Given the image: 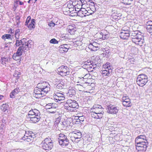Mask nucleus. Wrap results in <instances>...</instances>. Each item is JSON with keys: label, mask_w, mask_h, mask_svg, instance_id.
<instances>
[{"label": "nucleus", "mask_w": 152, "mask_h": 152, "mask_svg": "<svg viewBox=\"0 0 152 152\" xmlns=\"http://www.w3.org/2000/svg\"><path fill=\"white\" fill-rule=\"evenodd\" d=\"M50 86L48 82L44 81L39 83L33 93L34 96L37 98H39L45 96L50 90Z\"/></svg>", "instance_id": "obj_1"}, {"label": "nucleus", "mask_w": 152, "mask_h": 152, "mask_svg": "<svg viewBox=\"0 0 152 152\" xmlns=\"http://www.w3.org/2000/svg\"><path fill=\"white\" fill-rule=\"evenodd\" d=\"M148 144L146 137L144 135H140L135 139L136 148L138 152H145Z\"/></svg>", "instance_id": "obj_2"}, {"label": "nucleus", "mask_w": 152, "mask_h": 152, "mask_svg": "<svg viewBox=\"0 0 152 152\" xmlns=\"http://www.w3.org/2000/svg\"><path fill=\"white\" fill-rule=\"evenodd\" d=\"M28 118L30 119L31 123H35L38 122L41 118L40 113L39 111L36 109H31L28 113Z\"/></svg>", "instance_id": "obj_3"}, {"label": "nucleus", "mask_w": 152, "mask_h": 152, "mask_svg": "<svg viewBox=\"0 0 152 152\" xmlns=\"http://www.w3.org/2000/svg\"><path fill=\"white\" fill-rule=\"evenodd\" d=\"M81 135V133L79 130H76L69 133V136L72 142L77 143L80 140Z\"/></svg>", "instance_id": "obj_4"}, {"label": "nucleus", "mask_w": 152, "mask_h": 152, "mask_svg": "<svg viewBox=\"0 0 152 152\" xmlns=\"http://www.w3.org/2000/svg\"><path fill=\"white\" fill-rule=\"evenodd\" d=\"M33 42L32 40H27L25 38H23L20 40L16 39V43L15 45L16 47H22L23 46V48H25L28 45H30V48H31V46L33 45Z\"/></svg>", "instance_id": "obj_5"}, {"label": "nucleus", "mask_w": 152, "mask_h": 152, "mask_svg": "<svg viewBox=\"0 0 152 152\" xmlns=\"http://www.w3.org/2000/svg\"><path fill=\"white\" fill-rule=\"evenodd\" d=\"M53 142L50 138L45 139L41 143L42 148L45 150H51L53 147Z\"/></svg>", "instance_id": "obj_6"}, {"label": "nucleus", "mask_w": 152, "mask_h": 152, "mask_svg": "<svg viewBox=\"0 0 152 152\" xmlns=\"http://www.w3.org/2000/svg\"><path fill=\"white\" fill-rule=\"evenodd\" d=\"M58 139L59 144L62 146H67L69 143L66 135L60 133L58 135Z\"/></svg>", "instance_id": "obj_7"}, {"label": "nucleus", "mask_w": 152, "mask_h": 152, "mask_svg": "<svg viewBox=\"0 0 152 152\" xmlns=\"http://www.w3.org/2000/svg\"><path fill=\"white\" fill-rule=\"evenodd\" d=\"M148 77L144 74H141L137 76L136 82L137 84L139 86L142 87L145 85L148 82Z\"/></svg>", "instance_id": "obj_8"}, {"label": "nucleus", "mask_w": 152, "mask_h": 152, "mask_svg": "<svg viewBox=\"0 0 152 152\" xmlns=\"http://www.w3.org/2000/svg\"><path fill=\"white\" fill-rule=\"evenodd\" d=\"M57 72L62 76H66L70 74L69 69L66 66L62 65L57 69Z\"/></svg>", "instance_id": "obj_9"}, {"label": "nucleus", "mask_w": 152, "mask_h": 152, "mask_svg": "<svg viewBox=\"0 0 152 152\" xmlns=\"http://www.w3.org/2000/svg\"><path fill=\"white\" fill-rule=\"evenodd\" d=\"M24 136L22 137L24 141L28 142H31L36 137V134L31 131H25Z\"/></svg>", "instance_id": "obj_10"}, {"label": "nucleus", "mask_w": 152, "mask_h": 152, "mask_svg": "<svg viewBox=\"0 0 152 152\" xmlns=\"http://www.w3.org/2000/svg\"><path fill=\"white\" fill-rule=\"evenodd\" d=\"M53 97L56 102L62 101L65 99V95L64 93L60 91H55Z\"/></svg>", "instance_id": "obj_11"}, {"label": "nucleus", "mask_w": 152, "mask_h": 152, "mask_svg": "<svg viewBox=\"0 0 152 152\" xmlns=\"http://www.w3.org/2000/svg\"><path fill=\"white\" fill-rule=\"evenodd\" d=\"M107 112L109 114H117L119 110V107L115 105L110 104L107 106Z\"/></svg>", "instance_id": "obj_12"}, {"label": "nucleus", "mask_w": 152, "mask_h": 152, "mask_svg": "<svg viewBox=\"0 0 152 152\" xmlns=\"http://www.w3.org/2000/svg\"><path fill=\"white\" fill-rule=\"evenodd\" d=\"M69 106V107L73 108H78L79 106L77 103L76 101L74 100L68 99L67 100L66 103L64 105V107H67Z\"/></svg>", "instance_id": "obj_13"}, {"label": "nucleus", "mask_w": 152, "mask_h": 152, "mask_svg": "<svg viewBox=\"0 0 152 152\" xmlns=\"http://www.w3.org/2000/svg\"><path fill=\"white\" fill-rule=\"evenodd\" d=\"M30 45H28L25 48H23V46H22V47H19L17 51L13 55L21 56L22 54V52H26L29 50Z\"/></svg>", "instance_id": "obj_14"}, {"label": "nucleus", "mask_w": 152, "mask_h": 152, "mask_svg": "<svg viewBox=\"0 0 152 152\" xmlns=\"http://www.w3.org/2000/svg\"><path fill=\"white\" fill-rule=\"evenodd\" d=\"M121 101L123 106L126 107H130L132 106V103L130 100L127 96H123L122 99Z\"/></svg>", "instance_id": "obj_15"}, {"label": "nucleus", "mask_w": 152, "mask_h": 152, "mask_svg": "<svg viewBox=\"0 0 152 152\" xmlns=\"http://www.w3.org/2000/svg\"><path fill=\"white\" fill-rule=\"evenodd\" d=\"M92 13L90 12L87 11V10L85 9L81 8L80 10L78 11L77 15L81 17H85L86 15H88L90 14H92Z\"/></svg>", "instance_id": "obj_16"}, {"label": "nucleus", "mask_w": 152, "mask_h": 152, "mask_svg": "<svg viewBox=\"0 0 152 152\" xmlns=\"http://www.w3.org/2000/svg\"><path fill=\"white\" fill-rule=\"evenodd\" d=\"M143 37H144L141 34V37L140 38H133V39L132 40V41L137 45H138L140 46H142L144 42Z\"/></svg>", "instance_id": "obj_17"}, {"label": "nucleus", "mask_w": 152, "mask_h": 152, "mask_svg": "<svg viewBox=\"0 0 152 152\" xmlns=\"http://www.w3.org/2000/svg\"><path fill=\"white\" fill-rule=\"evenodd\" d=\"M131 34L130 36L131 38L133 39V38H139L141 37V33L140 32H138L137 31H132L130 33Z\"/></svg>", "instance_id": "obj_18"}, {"label": "nucleus", "mask_w": 152, "mask_h": 152, "mask_svg": "<svg viewBox=\"0 0 152 152\" xmlns=\"http://www.w3.org/2000/svg\"><path fill=\"white\" fill-rule=\"evenodd\" d=\"M131 34L130 32H121L120 34V37L121 38L124 39H127L130 36Z\"/></svg>", "instance_id": "obj_19"}, {"label": "nucleus", "mask_w": 152, "mask_h": 152, "mask_svg": "<svg viewBox=\"0 0 152 152\" xmlns=\"http://www.w3.org/2000/svg\"><path fill=\"white\" fill-rule=\"evenodd\" d=\"M59 50L61 53L66 52L68 50V47L67 45H63L59 47Z\"/></svg>", "instance_id": "obj_20"}, {"label": "nucleus", "mask_w": 152, "mask_h": 152, "mask_svg": "<svg viewBox=\"0 0 152 152\" xmlns=\"http://www.w3.org/2000/svg\"><path fill=\"white\" fill-rule=\"evenodd\" d=\"M20 91V89L19 88L17 87L12 91L10 94V97L11 98H14L15 96Z\"/></svg>", "instance_id": "obj_21"}, {"label": "nucleus", "mask_w": 152, "mask_h": 152, "mask_svg": "<svg viewBox=\"0 0 152 152\" xmlns=\"http://www.w3.org/2000/svg\"><path fill=\"white\" fill-rule=\"evenodd\" d=\"M74 5H75V8L77 9H81L82 6L83 5L82 3L80 1L77 0H75L73 3Z\"/></svg>", "instance_id": "obj_22"}, {"label": "nucleus", "mask_w": 152, "mask_h": 152, "mask_svg": "<svg viewBox=\"0 0 152 152\" xmlns=\"http://www.w3.org/2000/svg\"><path fill=\"white\" fill-rule=\"evenodd\" d=\"M91 111V115L92 118L96 119H100L102 118L101 115H99L98 114L94 111V110Z\"/></svg>", "instance_id": "obj_23"}, {"label": "nucleus", "mask_w": 152, "mask_h": 152, "mask_svg": "<svg viewBox=\"0 0 152 152\" xmlns=\"http://www.w3.org/2000/svg\"><path fill=\"white\" fill-rule=\"evenodd\" d=\"M35 23V20L34 19H32L30 23L28 24V28L30 30L32 28L35 27L34 24Z\"/></svg>", "instance_id": "obj_24"}, {"label": "nucleus", "mask_w": 152, "mask_h": 152, "mask_svg": "<svg viewBox=\"0 0 152 152\" xmlns=\"http://www.w3.org/2000/svg\"><path fill=\"white\" fill-rule=\"evenodd\" d=\"M102 73L103 76H109L111 74L112 72V70H110V71H107L105 69L103 70L102 69Z\"/></svg>", "instance_id": "obj_25"}, {"label": "nucleus", "mask_w": 152, "mask_h": 152, "mask_svg": "<svg viewBox=\"0 0 152 152\" xmlns=\"http://www.w3.org/2000/svg\"><path fill=\"white\" fill-rule=\"evenodd\" d=\"M66 80L65 79H56L55 80V83H59L60 85H61L62 86H64Z\"/></svg>", "instance_id": "obj_26"}, {"label": "nucleus", "mask_w": 152, "mask_h": 152, "mask_svg": "<svg viewBox=\"0 0 152 152\" xmlns=\"http://www.w3.org/2000/svg\"><path fill=\"white\" fill-rule=\"evenodd\" d=\"M103 109H95L94 111L98 114L99 115H101L102 117H103V115L104 114V112L103 111Z\"/></svg>", "instance_id": "obj_27"}, {"label": "nucleus", "mask_w": 152, "mask_h": 152, "mask_svg": "<svg viewBox=\"0 0 152 152\" xmlns=\"http://www.w3.org/2000/svg\"><path fill=\"white\" fill-rule=\"evenodd\" d=\"M10 60L8 58H5L3 57L1 58V64L4 65L8 61H10Z\"/></svg>", "instance_id": "obj_28"}, {"label": "nucleus", "mask_w": 152, "mask_h": 152, "mask_svg": "<svg viewBox=\"0 0 152 152\" xmlns=\"http://www.w3.org/2000/svg\"><path fill=\"white\" fill-rule=\"evenodd\" d=\"M67 29H68V32L71 34H73L75 31V29L74 28L73 26H69Z\"/></svg>", "instance_id": "obj_29"}, {"label": "nucleus", "mask_w": 152, "mask_h": 152, "mask_svg": "<svg viewBox=\"0 0 152 152\" xmlns=\"http://www.w3.org/2000/svg\"><path fill=\"white\" fill-rule=\"evenodd\" d=\"M91 64H92V67L93 69H95V68H99V64L98 63L97 61H91Z\"/></svg>", "instance_id": "obj_30"}, {"label": "nucleus", "mask_w": 152, "mask_h": 152, "mask_svg": "<svg viewBox=\"0 0 152 152\" xmlns=\"http://www.w3.org/2000/svg\"><path fill=\"white\" fill-rule=\"evenodd\" d=\"M11 37L12 35L10 34H5L3 35L2 37L1 38L2 39H4V40H5L6 39H11Z\"/></svg>", "instance_id": "obj_31"}, {"label": "nucleus", "mask_w": 152, "mask_h": 152, "mask_svg": "<svg viewBox=\"0 0 152 152\" xmlns=\"http://www.w3.org/2000/svg\"><path fill=\"white\" fill-rule=\"evenodd\" d=\"M23 4V3L22 2L20 1L19 0H16L14 1V6L15 8H17L18 6V4L20 5H22Z\"/></svg>", "instance_id": "obj_32"}, {"label": "nucleus", "mask_w": 152, "mask_h": 152, "mask_svg": "<svg viewBox=\"0 0 152 152\" xmlns=\"http://www.w3.org/2000/svg\"><path fill=\"white\" fill-rule=\"evenodd\" d=\"M132 1L133 0H121V2L125 5L130 4Z\"/></svg>", "instance_id": "obj_33"}, {"label": "nucleus", "mask_w": 152, "mask_h": 152, "mask_svg": "<svg viewBox=\"0 0 152 152\" xmlns=\"http://www.w3.org/2000/svg\"><path fill=\"white\" fill-rule=\"evenodd\" d=\"M0 108L3 112H5L7 110V106L6 104H3L0 107Z\"/></svg>", "instance_id": "obj_34"}, {"label": "nucleus", "mask_w": 152, "mask_h": 152, "mask_svg": "<svg viewBox=\"0 0 152 152\" xmlns=\"http://www.w3.org/2000/svg\"><path fill=\"white\" fill-rule=\"evenodd\" d=\"M74 1H70L67 4V8L69 9H70L73 8L75 5L73 4Z\"/></svg>", "instance_id": "obj_35"}, {"label": "nucleus", "mask_w": 152, "mask_h": 152, "mask_svg": "<svg viewBox=\"0 0 152 152\" xmlns=\"http://www.w3.org/2000/svg\"><path fill=\"white\" fill-rule=\"evenodd\" d=\"M103 108L100 105H94L93 107L91 108V110H94L95 109H101Z\"/></svg>", "instance_id": "obj_36"}, {"label": "nucleus", "mask_w": 152, "mask_h": 152, "mask_svg": "<svg viewBox=\"0 0 152 152\" xmlns=\"http://www.w3.org/2000/svg\"><path fill=\"white\" fill-rule=\"evenodd\" d=\"M129 29V28L128 26H125L123 27L122 30V32H130Z\"/></svg>", "instance_id": "obj_37"}, {"label": "nucleus", "mask_w": 152, "mask_h": 152, "mask_svg": "<svg viewBox=\"0 0 152 152\" xmlns=\"http://www.w3.org/2000/svg\"><path fill=\"white\" fill-rule=\"evenodd\" d=\"M110 63L107 62L106 64H104L103 65L102 69L104 70V69H106V68H107V69H108V68H109V69H110Z\"/></svg>", "instance_id": "obj_38"}, {"label": "nucleus", "mask_w": 152, "mask_h": 152, "mask_svg": "<svg viewBox=\"0 0 152 152\" xmlns=\"http://www.w3.org/2000/svg\"><path fill=\"white\" fill-rule=\"evenodd\" d=\"M75 118L76 120H80V121H81V122H83L84 121V118L83 116L79 117L78 116H75Z\"/></svg>", "instance_id": "obj_39"}, {"label": "nucleus", "mask_w": 152, "mask_h": 152, "mask_svg": "<svg viewBox=\"0 0 152 152\" xmlns=\"http://www.w3.org/2000/svg\"><path fill=\"white\" fill-rule=\"evenodd\" d=\"M88 48L91 51H95L97 50L94 47L91 43L89 45Z\"/></svg>", "instance_id": "obj_40"}, {"label": "nucleus", "mask_w": 152, "mask_h": 152, "mask_svg": "<svg viewBox=\"0 0 152 152\" xmlns=\"http://www.w3.org/2000/svg\"><path fill=\"white\" fill-rule=\"evenodd\" d=\"M56 86V88L57 89H63L64 88V86H62L61 85H60V84L59 83H55Z\"/></svg>", "instance_id": "obj_41"}, {"label": "nucleus", "mask_w": 152, "mask_h": 152, "mask_svg": "<svg viewBox=\"0 0 152 152\" xmlns=\"http://www.w3.org/2000/svg\"><path fill=\"white\" fill-rule=\"evenodd\" d=\"M94 47L95 48H96L97 49V50L99 49V44L98 43H96L95 42H93V43H91Z\"/></svg>", "instance_id": "obj_42"}, {"label": "nucleus", "mask_w": 152, "mask_h": 152, "mask_svg": "<svg viewBox=\"0 0 152 152\" xmlns=\"http://www.w3.org/2000/svg\"><path fill=\"white\" fill-rule=\"evenodd\" d=\"M146 29L147 31L149 33H152V25L147 26Z\"/></svg>", "instance_id": "obj_43"}, {"label": "nucleus", "mask_w": 152, "mask_h": 152, "mask_svg": "<svg viewBox=\"0 0 152 152\" xmlns=\"http://www.w3.org/2000/svg\"><path fill=\"white\" fill-rule=\"evenodd\" d=\"M13 59L16 61L20 59V56L13 55L12 56Z\"/></svg>", "instance_id": "obj_44"}, {"label": "nucleus", "mask_w": 152, "mask_h": 152, "mask_svg": "<svg viewBox=\"0 0 152 152\" xmlns=\"http://www.w3.org/2000/svg\"><path fill=\"white\" fill-rule=\"evenodd\" d=\"M51 43L52 44H57L58 43V42L55 39H52L50 41Z\"/></svg>", "instance_id": "obj_45"}, {"label": "nucleus", "mask_w": 152, "mask_h": 152, "mask_svg": "<svg viewBox=\"0 0 152 152\" xmlns=\"http://www.w3.org/2000/svg\"><path fill=\"white\" fill-rule=\"evenodd\" d=\"M90 62H85L84 66L85 65L86 66H87L86 67L87 68V69H90Z\"/></svg>", "instance_id": "obj_46"}, {"label": "nucleus", "mask_w": 152, "mask_h": 152, "mask_svg": "<svg viewBox=\"0 0 152 152\" xmlns=\"http://www.w3.org/2000/svg\"><path fill=\"white\" fill-rule=\"evenodd\" d=\"M31 19L30 16H28L25 22V25L27 26L28 25V23H29L30 20Z\"/></svg>", "instance_id": "obj_47"}, {"label": "nucleus", "mask_w": 152, "mask_h": 152, "mask_svg": "<svg viewBox=\"0 0 152 152\" xmlns=\"http://www.w3.org/2000/svg\"><path fill=\"white\" fill-rule=\"evenodd\" d=\"M90 77V74L89 73L86 74L83 77L84 80H86L87 79Z\"/></svg>", "instance_id": "obj_48"}, {"label": "nucleus", "mask_w": 152, "mask_h": 152, "mask_svg": "<svg viewBox=\"0 0 152 152\" xmlns=\"http://www.w3.org/2000/svg\"><path fill=\"white\" fill-rule=\"evenodd\" d=\"M146 25L147 26H152V21H148L146 22Z\"/></svg>", "instance_id": "obj_49"}, {"label": "nucleus", "mask_w": 152, "mask_h": 152, "mask_svg": "<svg viewBox=\"0 0 152 152\" xmlns=\"http://www.w3.org/2000/svg\"><path fill=\"white\" fill-rule=\"evenodd\" d=\"M73 121L76 124H79L80 123H81V121H80V120H76L75 118V120Z\"/></svg>", "instance_id": "obj_50"}, {"label": "nucleus", "mask_w": 152, "mask_h": 152, "mask_svg": "<svg viewBox=\"0 0 152 152\" xmlns=\"http://www.w3.org/2000/svg\"><path fill=\"white\" fill-rule=\"evenodd\" d=\"M15 35L16 39H18L20 36V34L15 33Z\"/></svg>", "instance_id": "obj_51"}, {"label": "nucleus", "mask_w": 152, "mask_h": 152, "mask_svg": "<svg viewBox=\"0 0 152 152\" xmlns=\"http://www.w3.org/2000/svg\"><path fill=\"white\" fill-rule=\"evenodd\" d=\"M82 42L80 41H77L74 43V45H76L77 46L80 45H81Z\"/></svg>", "instance_id": "obj_52"}, {"label": "nucleus", "mask_w": 152, "mask_h": 152, "mask_svg": "<svg viewBox=\"0 0 152 152\" xmlns=\"http://www.w3.org/2000/svg\"><path fill=\"white\" fill-rule=\"evenodd\" d=\"M9 32L12 35L13 34H14V31L12 30V28H10L9 29Z\"/></svg>", "instance_id": "obj_53"}, {"label": "nucleus", "mask_w": 152, "mask_h": 152, "mask_svg": "<svg viewBox=\"0 0 152 152\" xmlns=\"http://www.w3.org/2000/svg\"><path fill=\"white\" fill-rule=\"evenodd\" d=\"M48 25L51 27V26L53 27L55 25V24L51 22L48 24Z\"/></svg>", "instance_id": "obj_54"}, {"label": "nucleus", "mask_w": 152, "mask_h": 152, "mask_svg": "<svg viewBox=\"0 0 152 152\" xmlns=\"http://www.w3.org/2000/svg\"><path fill=\"white\" fill-rule=\"evenodd\" d=\"M60 118H57L55 122V124H56L58 123H59L60 122Z\"/></svg>", "instance_id": "obj_55"}, {"label": "nucleus", "mask_w": 152, "mask_h": 152, "mask_svg": "<svg viewBox=\"0 0 152 152\" xmlns=\"http://www.w3.org/2000/svg\"><path fill=\"white\" fill-rule=\"evenodd\" d=\"M91 1L90 0H85V4H89V2H91Z\"/></svg>", "instance_id": "obj_56"}, {"label": "nucleus", "mask_w": 152, "mask_h": 152, "mask_svg": "<svg viewBox=\"0 0 152 152\" xmlns=\"http://www.w3.org/2000/svg\"><path fill=\"white\" fill-rule=\"evenodd\" d=\"M19 72H18V73H15L14 75V76L17 77H19V76H18V75H20V74H19Z\"/></svg>", "instance_id": "obj_57"}, {"label": "nucleus", "mask_w": 152, "mask_h": 152, "mask_svg": "<svg viewBox=\"0 0 152 152\" xmlns=\"http://www.w3.org/2000/svg\"><path fill=\"white\" fill-rule=\"evenodd\" d=\"M90 70L91 71H93V68H92V67H93V66H92V64H91V62H90Z\"/></svg>", "instance_id": "obj_58"}, {"label": "nucleus", "mask_w": 152, "mask_h": 152, "mask_svg": "<svg viewBox=\"0 0 152 152\" xmlns=\"http://www.w3.org/2000/svg\"><path fill=\"white\" fill-rule=\"evenodd\" d=\"M20 32V30L19 29H18L16 30L15 33L19 34Z\"/></svg>", "instance_id": "obj_59"}, {"label": "nucleus", "mask_w": 152, "mask_h": 152, "mask_svg": "<svg viewBox=\"0 0 152 152\" xmlns=\"http://www.w3.org/2000/svg\"><path fill=\"white\" fill-rule=\"evenodd\" d=\"M95 10H96L95 9H94V11L92 10H88L87 11H88V12H90L92 13V14L94 13V12L95 11Z\"/></svg>", "instance_id": "obj_60"}, {"label": "nucleus", "mask_w": 152, "mask_h": 152, "mask_svg": "<svg viewBox=\"0 0 152 152\" xmlns=\"http://www.w3.org/2000/svg\"><path fill=\"white\" fill-rule=\"evenodd\" d=\"M20 19V18L19 17V16H17L16 18V20H19Z\"/></svg>", "instance_id": "obj_61"}, {"label": "nucleus", "mask_w": 152, "mask_h": 152, "mask_svg": "<svg viewBox=\"0 0 152 152\" xmlns=\"http://www.w3.org/2000/svg\"><path fill=\"white\" fill-rule=\"evenodd\" d=\"M104 37H103V36H102V38L103 39H107L106 35H105Z\"/></svg>", "instance_id": "obj_62"}, {"label": "nucleus", "mask_w": 152, "mask_h": 152, "mask_svg": "<svg viewBox=\"0 0 152 152\" xmlns=\"http://www.w3.org/2000/svg\"><path fill=\"white\" fill-rule=\"evenodd\" d=\"M3 97L4 96H3L0 95V100H1Z\"/></svg>", "instance_id": "obj_63"}, {"label": "nucleus", "mask_w": 152, "mask_h": 152, "mask_svg": "<svg viewBox=\"0 0 152 152\" xmlns=\"http://www.w3.org/2000/svg\"><path fill=\"white\" fill-rule=\"evenodd\" d=\"M16 22L17 23V25H18L20 23V21L19 20H16Z\"/></svg>", "instance_id": "obj_64"}]
</instances>
